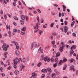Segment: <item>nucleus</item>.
Segmentation results:
<instances>
[{
	"label": "nucleus",
	"mask_w": 78,
	"mask_h": 78,
	"mask_svg": "<svg viewBox=\"0 0 78 78\" xmlns=\"http://www.w3.org/2000/svg\"><path fill=\"white\" fill-rule=\"evenodd\" d=\"M41 58H42V59H43L44 58V55H42L41 56Z\"/></svg>",
	"instance_id": "40"
},
{
	"label": "nucleus",
	"mask_w": 78,
	"mask_h": 78,
	"mask_svg": "<svg viewBox=\"0 0 78 78\" xmlns=\"http://www.w3.org/2000/svg\"><path fill=\"white\" fill-rule=\"evenodd\" d=\"M13 24H14V25L15 26H16V25H17V24H16V23L15 22H14L13 23Z\"/></svg>",
	"instance_id": "57"
},
{
	"label": "nucleus",
	"mask_w": 78,
	"mask_h": 78,
	"mask_svg": "<svg viewBox=\"0 0 78 78\" xmlns=\"http://www.w3.org/2000/svg\"><path fill=\"white\" fill-rule=\"evenodd\" d=\"M58 61V58H56L55 59V62H57Z\"/></svg>",
	"instance_id": "31"
},
{
	"label": "nucleus",
	"mask_w": 78,
	"mask_h": 78,
	"mask_svg": "<svg viewBox=\"0 0 78 78\" xmlns=\"http://www.w3.org/2000/svg\"><path fill=\"white\" fill-rule=\"evenodd\" d=\"M13 61H14V63H15V62H16L17 64L20 63V60H19V58H15V61L13 60Z\"/></svg>",
	"instance_id": "3"
},
{
	"label": "nucleus",
	"mask_w": 78,
	"mask_h": 78,
	"mask_svg": "<svg viewBox=\"0 0 78 78\" xmlns=\"http://www.w3.org/2000/svg\"><path fill=\"white\" fill-rule=\"evenodd\" d=\"M33 44H34V42H33L32 44L31 45V49H32L33 48V46H34V45Z\"/></svg>",
	"instance_id": "30"
},
{
	"label": "nucleus",
	"mask_w": 78,
	"mask_h": 78,
	"mask_svg": "<svg viewBox=\"0 0 78 78\" xmlns=\"http://www.w3.org/2000/svg\"><path fill=\"white\" fill-rule=\"evenodd\" d=\"M37 11L39 13H41V10H40V9H38Z\"/></svg>",
	"instance_id": "49"
},
{
	"label": "nucleus",
	"mask_w": 78,
	"mask_h": 78,
	"mask_svg": "<svg viewBox=\"0 0 78 78\" xmlns=\"http://www.w3.org/2000/svg\"><path fill=\"white\" fill-rule=\"evenodd\" d=\"M63 50H64V48H63V47H60L59 48V52L60 53H62V51H63Z\"/></svg>",
	"instance_id": "8"
},
{
	"label": "nucleus",
	"mask_w": 78,
	"mask_h": 78,
	"mask_svg": "<svg viewBox=\"0 0 78 78\" xmlns=\"http://www.w3.org/2000/svg\"><path fill=\"white\" fill-rule=\"evenodd\" d=\"M73 36H76V34L73 33Z\"/></svg>",
	"instance_id": "52"
},
{
	"label": "nucleus",
	"mask_w": 78,
	"mask_h": 78,
	"mask_svg": "<svg viewBox=\"0 0 78 78\" xmlns=\"http://www.w3.org/2000/svg\"><path fill=\"white\" fill-rule=\"evenodd\" d=\"M51 43L52 44V45H54V44H55V41H52Z\"/></svg>",
	"instance_id": "36"
},
{
	"label": "nucleus",
	"mask_w": 78,
	"mask_h": 78,
	"mask_svg": "<svg viewBox=\"0 0 78 78\" xmlns=\"http://www.w3.org/2000/svg\"><path fill=\"white\" fill-rule=\"evenodd\" d=\"M9 47V45L6 46V44L4 43L3 44V45L2 46V48H3V50L4 51H6L8 50L7 48H8Z\"/></svg>",
	"instance_id": "1"
},
{
	"label": "nucleus",
	"mask_w": 78,
	"mask_h": 78,
	"mask_svg": "<svg viewBox=\"0 0 78 78\" xmlns=\"http://www.w3.org/2000/svg\"><path fill=\"white\" fill-rule=\"evenodd\" d=\"M64 23L65 25H67V22L66 21H65Z\"/></svg>",
	"instance_id": "39"
},
{
	"label": "nucleus",
	"mask_w": 78,
	"mask_h": 78,
	"mask_svg": "<svg viewBox=\"0 0 78 78\" xmlns=\"http://www.w3.org/2000/svg\"><path fill=\"white\" fill-rule=\"evenodd\" d=\"M59 17H61V13H59Z\"/></svg>",
	"instance_id": "51"
},
{
	"label": "nucleus",
	"mask_w": 78,
	"mask_h": 78,
	"mask_svg": "<svg viewBox=\"0 0 78 78\" xmlns=\"http://www.w3.org/2000/svg\"><path fill=\"white\" fill-rule=\"evenodd\" d=\"M51 62H53V61H54V59L51 58Z\"/></svg>",
	"instance_id": "54"
},
{
	"label": "nucleus",
	"mask_w": 78,
	"mask_h": 78,
	"mask_svg": "<svg viewBox=\"0 0 78 78\" xmlns=\"http://www.w3.org/2000/svg\"><path fill=\"white\" fill-rule=\"evenodd\" d=\"M40 45V44H36L35 45V47H39Z\"/></svg>",
	"instance_id": "20"
},
{
	"label": "nucleus",
	"mask_w": 78,
	"mask_h": 78,
	"mask_svg": "<svg viewBox=\"0 0 78 78\" xmlns=\"http://www.w3.org/2000/svg\"><path fill=\"white\" fill-rule=\"evenodd\" d=\"M20 67L21 69H23V70H24V68L25 67V66L22 65V64H20Z\"/></svg>",
	"instance_id": "6"
},
{
	"label": "nucleus",
	"mask_w": 78,
	"mask_h": 78,
	"mask_svg": "<svg viewBox=\"0 0 78 78\" xmlns=\"http://www.w3.org/2000/svg\"><path fill=\"white\" fill-rule=\"evenodd\" d=\"M11 69V67L10 66H9L8 68H7V69L8 70H10Z\"/></svg>",
	"instance_id": "28"
},
{
	"label": "nucleus",
	"mask_w": 78,
	"mask_h": 78,
	"mask_svg": "<svg viewBox=\"0 0 78 78\" xmlns=\"http://www.w3.org/2000/svg\"><path fill=\"white\" fill-rule=\"evenodd\" d=\"M62 7H63V11L65 12V9H66V7L64 5H63Z\"/></svg>",
	"instance_id": "21"
},
{
	"label": "nucleus",
	"mask_w": 78,
	"mask_h": 78,
	"mask_svg": "<svg viewBox=\"0 0 78 78\" xmlns=\"http://www.w3.org/2000/svg\"><path fill=\"white\" fill-rule=\"evenodd\" d=\"M70 69L71 70H73V72H75L76 70V69H74V66H72L70 67Z\"/></svg>",
	"instance_id": "7"
},
{
	"label": "nucleus",
	"mask_w": 78,
	"mask_h": 78,
	"mask_svg": "<svg viewBox=\"0 0 78 78\" xmlns=\"http://www.w3.org/2000/svg\"><path fill=\"white\" fill-rule=\"evenodd\" d=\"M15 53L16 55V56H19V55H20V52L19 51H15Z\"/></svg>",
	"instance_id": "10"
},
{
	"label": "nucleus",
	"mask_w": 78,
	"mask_h": 78,
	"mask_svg": "<svg viewBox=\"0 0 78 78\" xmlns=\"http://www.w3.org/2000/svg\"><path fill=\"white\" fill-rule=\"evenodd\" d=\"M6 29H9V30H10V26H9L8 25H7L6 26Z\"/></svg>",
	"instance_id": "23"
},
{
	"label": "nucleus",
	"mask_w": 78,
	"mask_h": 78,
	"mask_svg": "<svg viewBox=\"0 0 78 78\" xmlns=\"http://www.w3.org/2000/svg\"><path fill=\"white\" fill-rule=\"evenodd\" d=\"M64 32L65 33H67V31L68 30V27L67 26H66L64 28Z\"/></svg>",
	"instance_id": "5"
},
{
	"label": "nucleus",
	"mask_w": 78,
	"mask_h": 78,
	"mask_svg": "<svg viewBox=\"0 0 78 78\" xmlns=\"http://www.w3.org/2000/svg\"><path fill=\"white\" fill-rule=\"evenodd\" d=\"M52 35H53L54 36H56L57 35V34L56 33H54L52 34Z\"/></svg>",
	"instance_id": "41"
},
{
	"label": "nucleus",
	"mask_w": 78,
	"mask_h": 78,
	"mask_svg": "<svg viewBox=\"0 0 78 78\" xmlns=\"http://www.w3.org/2000/svg\"><path fill=\"white\" fill-rule=\"evenodd\" d=\"M45 76V75L44 74H42V76L41 77V78H44V76Z\"/></svg>",
	"instance_id": "50"
},
{
	"label": "nucleus",
	"mask_w": 78,
	"mask_h": 78,
	"mask_svg": "<svg viewBox=\"0 0 78 78\" xmlns=\"http://www.w3.org/2000/svg\"><path fill=\"white\" fill-rule=\"evenodd\" d=\"M37 19L38 20V21L39 22V18L38 17V16H37Z\"/></svg>",
	"instance_id": "43"
},
{
	"label": "nucleus",
	"mask_w": 78,
	"mask_h": 78,
	"mask_svg": "<svg viewBox=\"0 0 78 78\" xmlns=\"http://www.w3.org/2000/svg\"><path fill=\"white\" fill-rule=\"evenodd\" d=\"M13 6H16V2H14L13 3Z\"/></svg>",
	"instance_id": "37"
},
{
	"label": "nucleus",
	"mask_w": 78,
	"mask_h": 78,
	"mask_svg": "<svg viewBox=\"0 0 78 78\" xmlns=\"http://www.w3.org/2000/svg\"><path fill=\"white\" fill-rule=\"evenodd\" d=\"M16 48L17 50H19V45L16 46Z\"/></svg>",
	"instance_id": "45"
},
{
	"label": "nucleus",
	"mask_w": 78,
	"mask_h": 78,
	"mask_svg": "<svg viewBox=\"0 0 78 78\" xmlns=\"http://www.w3.org/2000/svg\"><path fill=\"white\" fill-rule=\"evenodd\" d=\"M44 20H43V19H42L41 20V23H44Z\"/></svg>",
	"instance_id": "60"
},
{
	"label": "nucleus",
	"mask_w": 78,
	"mask_h": 78,
	"mask_svg": "<svg viewBox=\"0 0 78 78\" xmlns=\"http://www.w3.org/2000/svg\"><path fill=\"white\" fill-rule=\"evenodd\" d=\"M14 19L15 20H18V18L16 16L14 17Z\"/></svg>",
	"instance_id": "33"
},
{
	"label": "nucleus",
	"mask_w": 78,
	"mask_h": 78,
	"mask_svg": "<svg viewBox=\"0 0 78 78\" xmlns=\"http://www.w3.org/2000/svg\"><path fill=\"white\" fill-rule=\"evenodd\" d=\"M43 27L44 28H47V27H45V25H43Z\"/></svg>",
	"instance_id": "58"
},
{
	"label": "nucleus",
	"mask_w": 78,
	"mask_h": 78,
	"mask_svg": "<svg viewBox=\"0 0 78 78\" xmlns=\"http://www.w3.org/2000/svg\"><path fill=\"white\" fill-rule=\"evenodd\" d=\"M48 70L49 72H52L51 69H50V68H48Z\"/></svg>",
	"instance_id": "24"
},
{
	"label": "nucleus",
	"mask_w": 78,
	"mask_h": 78,
	"mask_svg": "<svg viewBox=\"0 0 78 78\" xmlns=\"http://www.w3.org/2000/svg\"><path fill=\"white\" fill-rule=\"evenodd\" d=\"M20 21L21 22V24L22 25H23L24 23V22L23 21L21 20H20Z\"/></svg>",
	"instance_id": "42"
},
{
	"label": "nucleus",
	"mask_w": 78,
	"mask_h": 78,
	"mask_svg": "<svg viewBox=\"0 0 78 78\" xmlns=\"http://www.w3.org/2000/svg\"><path fill=\"white\" fill-rule=\"evenodd\" d=\"M26 27H24L21 30L23 31H25V30H26V29H25Z\"/></svg>",
	"instance_id": "25"
},
{
	"label": "nucleus",
	"mask_w": 78,
	"mask_h": 78,
	"mask_svg": "<svg viewBox=\"0 0 78 78\" xmlns=\"http://www.w3.org/2000/svg\"><path fill=\"white\" fill-rule=\"evenodd\" d=\"M44 60L45 62L47 61L48 62H49V61H50V58L48 57H44Z\"/></svg>",
	"instance_id": "4"
},
{
	"label": "nucleus",
	"mask_w": 78,
	"mask_h": 78,
	"mask_svg": "<svg viewBox=\"0 0 78 78\" xmlns=\"http://www.w3.org/2000/svg\"><path fill=\"white\" fill-rule=\"evenodd\" d=\"M54 72H55V73H58V70L56 69H55Z\"/></svg>",
	"instance_id": "46"
},
{
	"label": "nucleus",
	"mask_w": 78,
	"mask_h": 78,
	"mask_svg": "<svg viewBox=\"0 0 78 78\" xmlns=\"http://www.w3.org/2000/svg\"><path fill=\"white\" fill-rule=\"evenodd\" d=\"M39 34H40V36H41V34L43 33V31L41 30H39Z\"/></svg>",
	"instance_id": "18"
},
{
	"label": "nucleus",
	"mask_w": 78,
	"mask_h": 78,
	"mask_svg": "<svg viewBox=\"0 0 78 78\" xmlns=\"http://www.w3.org/2000/svg\"><path fill=\"white\" fill-rule=\"evenodd\" d=\"M51 39H53V36H51L50 37Z\"/></svg>",
	"instance_id": "61"
},
{
	"label": "nucleus",
	"mask_w": 78,
	"mask_h": 78,
	"mask_svg": "<svg viewBox=\"0 0 78 78\" xmlns=\"http://www.w3.org/2000/svg\"><path fill=\"white\" fill-rule=\"evenodd\" d=\"M13 32H14V33H16V32H17V29H14L13 30Z\"/></svg>",
	"instance_id": "35"
},
{
	"label": "nucleus",
	"mask_w": 78,
	"mask_h": 78,
	"mask_svg": "<svg viewBox=\"0 0 78 78\" xmlns=\"http://www.w3.org/2000/svg\"><path fill=\"white\" fill-rule=\"evenodd\" d=\"M26 20L27 21H28V16H26Z\"/></svg>",
	"instance_id": "38"
},
{
	"label": "nucleus",
	"mask_w": 78,
	"mask_h": 78,
	"mask_svg": "<svg viewBox=\"0 0 78 78\" xmlns=\"http://www.w3.org/2000/svg\"><path fill=\"white\" fill-rule=\"evenodd\" d=\"M63 61H62V60H60L59 62V66L60 65H61L62 64V62H66L67 61V58H66L64 57L63 58Z\"/></svg>",
	"instance_id": "2"
},
{
	"label": "nucleus",
	"mask_w": 78,
	"mask_h": 78,
	"mask_svg": "<svg viewBox=\"0 0 78 78\" xmlns=\"http://www.w3.org/2000/svg\"><path fill=\"white\" fill-rule=\"evenodd\" d=\"M34 29H36V28H37V29H38V28H39V26H38V23H37L36 24V26H35L34 27Z\"/></svg>",
	"instance_id": "11"
},
{
	"label": "nucleus",
	"mask_w": 78,
	"mask_h": 78,
	"mask_svg": "<svg viewBox=\"0 0 78 78\" xmlns=\"http://www.w3.org/2000/svg\"><path fill=\"white\" fill-rule=\"evenodd\" d=\"M4 17L5 19H7V16L6 15H5Z\"/></svg>",
	"instance_id": "56"
},
{
	"label": "nucleus",
	"mask_w": 78,
	"mask_h": 78,
	"mask_svg": "<svg viewBox=\"0 0 78 78\" xmlns=\"http://www.w3.org/2000/svg\"><path fill=\"white\" fill-rule=\"evenodd\" d=\"M17 63H16L15 62V63H14V69H17V66H16V65H17Z\"/></svg>",
	"instance_id": "16"
},
{
	"label": "nucleus",
	"mask_w": 78,
	"mask_h": 78,
	"mask_svg": "<svg viewBox=\"0 0 78 78\" xmlns=\"http://www.w3.org/2000/svg\"><path fill=\"white\" fill-rule=\"evenodd\" d=\"M64 44V42H63L62 41V42H61L60 43V44L61 45H63Z\"/></svg>",
	"instance_id": "63"
},
{
	"label": "nucleus",
	"mask_w": 78,
	"mask_h": 78,
	"mask_svg": "<svg viewBox=\"0 0 78 78\" xmlns=\"http://www.w3.org/2000/svg\"><path fill=\"white\" fill-rule=\"evenodd\" d=\"M52 78H55V73L52 74Z\"/></svg>",
	"instance_id": "29"
},
{
	"label": "nucleus",
	"mask_w": 78,
	"mask_h": 78,
	"mask_svg": "<svg viewBox=\"0 0 78 78\" xmlns=\"http://www.w3.org/2000/svg\"><path fill=\"white\" fill-rule=\"evenodd\" d=\"M57 64H58V63H57L54 64L53 65V67H56V66H57Z\"/></svg>",
	"instance_id": "32"
},
{
	"label": "nucleus",
	"mask_w": 78,
	"mask_h": 78,
	"mask_svg": "<svg viewBox=\"0 0 78 78\" xmlns=\"http://www.w3.org/2000/svg\"><path fill=\"white\" fill-rule=\"evenodd\" d=\"M73 49H72L71 48V50L70 52V54H71V55H72L73 53H74V51H73Z\"/></svg>",
	"instance_id": "17"
},
{
	"label": "nucleus",
	"mask_w": 78,
	"mask_h": 78,
	"mask_svg": "<svg viewBox=\"0 0 78 78\" xmlns=\"http://www.w3.org/2000/svg\"><path fill=\"white\" fill-rule=\"evenodd\" d=\"M74 61V59L73 58H71V62H73V61Z\"/></svg>",
	"instance_id": "48"
},
{
	"label": "nucleus",
	"mask_w": 78,
	"mask_h": 78,
	"mask_svg": "<svg viewBox=\"0 0 78 78\" xmlns=\"http://www.w3.org/2000/svg\"><path fill=\"white\" fill-rule=\"evenodd\" d=\"M23 62H25V58H23Z\"/></svg>",
	"instance_id": "64"
},
{
	"label": "nucleus",
	"mask_w": 78,
	"mask_h": 78,
	"mask_svg": "<svg viewBox=\"0 0 78 78\" xmlns=\"http://www.w3.org/2000/svg\"><path fill=\"white\" fill-rule=\"evenodd\" d=\"M38 51H40L41 53H43L44 52V51L43 49H41V47H40L38 50Z\"/></svg>",
	"instance_id": "15"
},
{
	"label": "nucleus",
	"mask_w": 78,
	"mask_h": 78,
	"mask_svg": "<svg viewBox=\"0 0 78 78\" xmlns=\"http://www.w3.org/2000/svg\"><path fill=\"white\" fill-rule=\"evenodd\" d=\"M15 74L16 75H18V74H19V71L18 70H16L15 71Z\"/></svg>",
	"instance_id": "14"
},
{
	"label": "nucleus",
	"mask_w": 78,
	"mask_h": 78,
	"mask_svg": "<svg viewBox=\"0 0 78 78\" xmlns=\"http://www.w3.org/2000/svg\"><path fill=\"white\" fill-rule=\"evenodd\" d=\"M60 29L62 32H64V30H63V28H62V27L60 28Z\"/></svg>",
	"instance_id": "59"
},
{
	"label": "nucleus",
	"mask_w": 78,
	"mask_h": 78,
	"mask_svg": "<svg viewBox=\"0 0 78 78\" xmlns=\"http://www.w3.org/2000/svg\"><path fill=\"white\" fill-rule=\"evenodd\" d=\"M73 25H74V23H73L72 22L71 23V26L72 27H73Z\"/></svg>",
	"instance_id": "47"
},
{
	"label": "nucleus",
	"mask_w": 78,
	"mask_h": 78,
	"mask_svg": "<svg viewBox=\"0 0 78 78\" xmlns=\"http://www.w3.org/2000/svg\"><path fill=\"white\" fill-rule=\"evenodd\" d=\"M55 25V23H51V25H50V27H53V25Z\"/></svg>",
	"instance_id": "26"
},
{
	"label": "nucleus",
	"mask_w": 78,
	"mask_h": 78,
	"mask_svg": "<svg viewBox=\"0 0 78 78\" xmlns=\"http://www.w3.org/2000/svg\"><path fill=\"white\" fill-rule=\"evenodd\" d=\"M15 45L16 46H17V45H18V42L15 43Z\"/></svg>",
	"instance_id": "53"
},
{
	"label": "nucleus",
	"mask_w": 78,
	"mask_h": 78,
	"mask_svg": "<svg viewBox=\"0 0 78 78\" xmlns=\"http://www.w3.org/2000/svg\"><path fill=\"white\" fill-rule=\"evenodd\" d=\"M54 6H56V7H57V6H58V5L56 4H54Z\"/></svg>",
	"instance_id": "55"
},
{
	"label": "nucleus",
	"mask_w": 78,
	"mask_h": 78,
	"mask_svg": "<svg viewBox=\"0 0 78 78\" xmlns=\"http://www.w3.org/2000/svg\"><path fill=\"white\" fill-rule=\"evenodd\" d=\"M41 72H44V73H46L47 72V69H43L41 70Z\"/></svg>",
	"instance_id": "9"
},
{
	"label": "nucleus",
	"mask_w": 78,
	"mask_h": 78,
	"mask_svg": "<svg viewBox=\"0 0 78 78\" xmlns=\"http://www.w3.org/2000/svg\"><path fill=\"white\" fill-rule=\"evenodd\" d=\"M42 64V63L41 62H40L38 63L37 65V67H40L41 66V65Z\"/></svg>",
	"instance_id": "27"
},
{
	"label": "nucleus",
	"mask_w": 78,
	"mask_h": 78,
	"mask_svg": "<svg viewBox=\"0 0 78 78\" xmlns=\"http://www.w3.org/2000/svg\"><path fill=\"white\" fill-rule=\"evenodd\" d=\"M76 48V46L75 45H73L71 47V49H73V48L75 49Z\"/></svg>",
	"instance_id": "13"
},
{
	"label": "nucleus",
	"mask_w": 78,
	"mask_h": 78,
	"mask_svg": "<svg viewBox=\"0 0 78 78\" xmlns=\"http://www.w3.org/2000/svg\"><path fill=\"white\" fill-rule=\"evenodd\" d=\"M21 19L23 20H25V17L24 16H21Z\"/></svg>",
	"instance_id": "12"
},
{
	"label": "nucleus",
	"mask_w": 78,
	"mask_h": 78,
	"mask_svg": "<svg viewBox=\"0 0 78 78\" xmlns=\"http://www.w3.org/2000/svg\"><path fill=\"white\" fill-rule=\"evenodd\" d=\"M22 2L24 4V5H26V4H25V3L23 1V0H22Z\"/></svg>",
	"instance_id": "44"
},
{
	"label": "nucleus",
	"mask_w": 78,
	"mask_h": 78,
	"mask_svg": "<svg viewBox=\"0 0 78 78\" xmlns=\"http://www.w3.org/2000/svg\"><path fill=\"white\" fill-rule=\"evenodd\" d=\"M61 55V54L59 52H58L56 53V57H58V56H59Z\"/></svg>",
	"instance_id": "22"
},
{
	"label": "nucleus",
	"mask_w": 78,
	"mask_h": 78,
	"mask_svg": "<svg viewBox=\"0 0 78 78\" xmlns=\"http://www.w3.org/2000/svg\"><path fill=\"white\" fill-rule=\"evenodd\" d=\"M25 32H23L22 31H21V34H22V35H23V34H25Z\"/></svg>",
	"instance_id": "34"
},
{
	"label": "nucleus",
	"mask_w": 78,
	"mask_h": 78,
	"mask_svg": "<svg viewBox=\"0 0 78 78\" xmlns=\"http://www.w3.org/2000/svg\"><path fill=\"white\" fill-rule=\"evenodd\" d=\"M32 75L34 76H36L37 75V74H36V73H33L32 74Z\"/></svg>",
	"instance_id": "19"
},
{
	"label": "nucleus",
	"mask_w": 78,
	"mask_h": 78,
	"mask_svg": "<svg viewBox=\"0 0 78 78\" xmlns=\"http://www.w3.org/2000/svg\"><path fill=\"white\" fill-rule=\"evenodd\" d=\"M66 67H64L63 68V70H65L66 69Z\"/></svg>",
	"instance_id": "62"
}]
</instances>
